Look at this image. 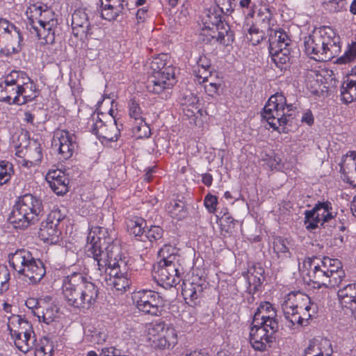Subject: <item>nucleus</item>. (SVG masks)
<instances>
[{
  "label": "nucleus",
  "mask_w": 356,
  "mask_h": 356,
  "mask_svg": "<svg viewBox=\"0 0 356 356\" xmlns=\"http://www.w3.org/2000/svg\"><path fill=\"white\" fill-rule=\"evenodd\" d=\"M221 220V229L227 233L232 232L234 228L236 220L228 213H224Z\"/></svg>",
  "instance_id": "53"
},
{
  "label": "nucleus",
  "mask_w": 356,
  "mask_h": 356,
  "mask_svg": "<svg viewBox=\"0 0 356 356\" xmlns=\"http://www.w3.org/2000/svg\"><path fill=\"white\" fill-rule=\"evenodd\" d=\"M351 172L356 178V152L350 151L342 158L341 171Z\"/></svg>",
  "instance_id": "44"
},
{
  "label": "nucleus",
  "mask_w": 356,
  "mask_h": 356,
  "mask_svg": "<svg viewBox=\"0 0 356 356\" xmlns=\"http://www.w3.org/2000/svg\"><path fill=\"white\" fill-rule=\"evenodd\" d=\"M169 56L162 54L153 58L150 67L152 74L149 77L147 89L149 92L157 94L163 99L170 96V90L175 83V69L169 63Z\"/></svg>",
  "instance_id": "4"
},
{
  "label": "nucleus",
  "mask_w": 356,
  "mask_h": 356,
  "mask_svg": "<svg viewBox=\"0 0 356 356\" xmlns=\"http://www.w3.org/2000/svg\"><path fill=\"white\" fill-rule=\"evenodd\" d=\"M165 210L173 218L179 220L187 216V209L184 202L180 200H172L165 205Z\"/></svg>",
  "instance_id": "35"
},
{
  "label": "nucleus",
  "mask_w": 356,
  "mask_h": 356,
  "mask_svg": "<svg viewBox=\"0 0 356 356\" xmlns=\"http://www.w3.org/2000/svg\"><path fill=\"white\" fill-rule=\"evenodd\" d=\"M62 293L67 305L88 309L97 302L99 289L83 274L74 272L63 278Z\"/></svg>",
  "instance_id": "2"
},
{
  "label": "nucleus",
  "mask_w": 356,
  "mask_h": 356,
  "mask_svg": "<svg viewBox=\"0 0 356 356\" xmlns=\"http://www.w3.org/2000/svg\"><path fill=\"white\" fill-rule=\"evenodd\" d=\"M330 344L326 339H313V356H326L323 353V348Z\"/></svg>",
  "instance_id": "54"
},
{
  "label": "nucleus",
  "mask_w": 356,
  "mask_h": 356,
  "mask_svg": "<svg viewBox=\"0 0 356 356\" xmlns=\"http://www.w3.org/2000/svg\"><path fill=\"white\" fill-rule=\"evenodd\" d=\"M55 145H58V153L60 159L67 160L72 157L77 147L76 137L74 134L61 129L54 134Z\"/></svg>",
  "instance_id": "16"
},
{
  "label": "nucleus",
  "mask_w": 356,
  "mask_h": 356,
  "mask_svg": "<svg viewBox=\"0 0 356 356\" xmlns=\"http://www.w3.org/2000/svg\"><path fill=\"white\" fill-rule=\"evenodd\" d=\"M134 302L140 312L152 316H157L160 313L164 301L163 298L151 289H142L133 294Z\"/></svg>",
  "instance_id": "9"
},
{
  "label": "nucleus",
  "mask_w": 356,
  "mask_h": 356,
  "mask_svg": "<svg viewBox=\"0 0 356 356\" xmlns=\"http://www.w3.org/2000/svg\"><path fill=\"white\" fill-rule=\"evenodd\" d=\"M153 342L154 344V347L156 348L159 349H170L175 346L172 344L170 343L169 341H166V339H164L159 334L158 335V337L153 341Z\"/></svg>",
  "instance_id": "63"
},
{
  "label": "nucleus",
  "mask_w": 356,
  "mask_h": 356,
  "mask_svg": "<svg viewBox=\"0 0 356 356\" xmlns=\"http://www.w3.org/2000/svg\"><path fill=\"white\" fill-rule=\"evenodd\" d=\"M225 29L216 31L204 27L200 33V40L206 44L219 42L224 46H228L233 42L234 34L229 27Z\"/></svg>",
  "instance_id": "21"
},
{
  "label": "nucleus",
  "mask_w": 356,
  "mask_h": 356,
  "mask_svg": "<svg viewBox=\"0 0 356 356\" xmlns=\"http://www.w3.org/2000/svg\"><path fill=\"white\" fill-rule=\"evenodd\" d=\"M196 77L200 83L209 81V78L211 76V68L209 69H197L194 70Z\"/></svg>",
  "instance_id": "60"
},
{
  "label": "nucleus",
  "mask_w": 356,
  "mask_h": 356,
  "mask_svg": "<svg viewBox=\"0 0 356 356\" xmlns=\"http://www.w3.org/2000/svg\"><path fill=\"white\" fill-rule=\"evenodd\" d=\"M125 6H127L126 0H102L101 16L108 21L115 20L123 14Z\"/></svg>",
  "instance_id": "28"
},
{
  "label": "nucleus",
  "mask_w": 356,
  "mask_h": 356,
  "mask_svg": "<svg viewBox=\"0 0 356 356\" xmlns=\"http://www.w3.org/2000/svg\"><path fill=\"white\" fill-rule=\"evenodd\" d=\"M204 204L209 212L213 213L216 211L218 198L215 195L208 194L204 197Z\"/></svg>",
  "instance_id": "58"
},
{
  "label": "nucleus",
  "mask_w": 356,
  "mask_h": 356,
  "mask_svg": "<svg viewBox=\"0 0 356 356\" xmlns=\"http://www.w3.org/2000/svg\"><path fill=\"white\" fill-rule=\"evenodd\" d=\"M72 29L76 37L87 38L92 34L88 16L84 10H76L72 16Z\"/></svg>",
  "instance_id": "23"
},
{
  "label": "nucleus",
  "mask_w": 356,
  "mask_h": 356,
  "mask_svg": "<svg viewBox=\"0 0 356 356\" xmlns=\"http://www.w3.org/2000/svg\"><path fill=\"white\" fill-rule=\"evenodd\" d=\"M330 45L327 51L321 56L322 60H330L341 51L340 38L330 27H321L313 31V47Z\"/></svg>",
  "instance_id": "8"
},
{
  "label": "nucleus",
  "mask_w": 356,
  "mask_h": 356,
  "mask_svg": "<svg viewBox=\"0 0 356 356\" xmlns=\"http://www.w3.org/2000/svg\"><path fill=\"white\" fill-rule=\"evenodd\" d=\"M45 179L49 187L56 194L63 195L68 191L69 179L62 170L59 169L50 170Z\"/></svg>",
  "instance_id": "24"
},
{
  "label": "nucleus",
  "mask_w": 356,
  "mask_h": 356,
  "mask_svg": "<svg viewBox=\"0 0 356 356\" xmlns=\"http://www.w3.org/2000/svg\"><path fill=\"white\" fill-rule=\"evenodd\" d=\"M10 266L19 275L26 277L31 283H38L45 275L46 269L42 260L35 259L26 249H18L8 254Z\"/></svg>",
  "instance_id": "6"
},
{
  "label": "nucleus",
  "mask_w": 356,
  "mask_h": 356,
  "mask_svg": "<svg viewBox=\"0 0 356 356\" xmlns=\"http://www.w3.org/2000/svg\"><path fill=\"white\" fill-rule=\"evenodd\" d=\"M86 252L97 262L99 275L103 273L111 276L130 275L133 259L122 252L120 241L112 239L104 227H95L90 229Z\"/></svg>",
  "instance_id": "1"
},
{
  "label": "nucleus",
  "mask_w": 356,
  "mask_h": 356,
  "mask_svg": "<svg viewBox=\"0 0 356 356\" xmlns=\"http://www.w3.org/2000/svg\"><path fill=\"white\" fill-rule=\"evenodd\" d=\"M8 328L11 336L35 337L31 323L19 315L9 318Z\"/></svg>",
  "instance_id": "27"
},
{
  "label": "nucleus",
  "mask_w": 356,
  "mask_h": 356,
  "mask_svg": "<svg viewBox=\"0 0 356 356\" xmlns=\"http://www.w3.org/2000/svg\"><path fill=\"white\" fill-rule=\"evenodd\" d=\"M237 6H238L239 9H242L244 13L246 12L247 16H253L255 3L252 0H239Z\"/></svg>",
  "instance_id": "56"
},
{
  "label": "nucleus",
  "mask_w": 356,
  "mask_h": 356,
  "mask_svg": "<svg viewBox=\"0 0 356 356\" xmlns=\"http://www.w3.org/2000/svg\"><path fill=\"white\" fill-rule=\"evenodd\" d=\"M146 237L149 241H156L161 239L163 236V230L159 226H151L150 228L145 232Z\"/></svg>",
  "instance_id": "55"
},
{
  "label": "nucleus",
  "mask_w": 356,
  "mask_h": 356,
  "mask_svg": "<svg viewBox=\"0 0 356 356\" xmlns=\"http://www.w3.org/2000/svg\"><path fill=\"white\" fill-rule=\"evenodd\" d=\"M259 17L261 27L266 29L268 33L277 27L276 20L268 10L266 13H259Z\"/></svg>",
  "instance_id": "49"
},
{
  "label": "nucleus",
  "mask_w": 356,
  "mask_h": 356,
  "mask_svg": "<svg viewBox=\"0 0 356 356\" xmlns=\"http://www.w3.org/2000/svg\"><path fill=\"white\" fill-rule=\"evenodd\" d=\"M311 299L307 295L300 291L291 292L284 298L282 309L288 326H304L309 324L312 315L309 314Z\"/></svg>",
  "instance_id": "5"
},
{
  "label": "nucleus",
  "mask_w": 356,
  "mask_h": 356,
  "mask_svg": "<svg viewBox=\"0 0 356 356\" xmlns=\"http://www.w3.org/2000/svg\"><path fill=\"white\" fill-rule=\"evenodd\" d=\"M17 85L19 86V96L17 101H15V104H25L27 102L35 100L40 95V91L37 89L36 85L27 76L26 73L23 71H19Z\"/></svg>",
  "instance_id": "15"
},
{
  "label": "nucleus",
  "mask_w": 356,
  "mask_h": 356,
  "mask_svg": "<svg viewBox=\"0 0 356 356\" xmlns=\"http://www.w3.org/2000/svg\"><path fill=\"white\" fill-rule=\"evenodd\" d=\"M321 261L325 266V268H327L328 275L343 269L341 261L337 259L323 257Z\"/></svg>",
  "instance_id": "51"
},
{
  "label": "nucleus",
  "mask_w": 356,
  "mask_h": 356,
  "mask_svg": "<svg viewBox=\"0 0 356 356\" xmlns=\"http://www.w3.org/2000/svg\"><path fill=\"white\" fill-rule=\"evenodd\" d=\"M253 322L265 325L274 330H279L277 312L269 302H261L253 316Z\"/></svg>",
  "instance_id": "17"
},
{
  "label": "nucleus",
  "mask_w": 356,
  "mask_h": 356,
  "mask_svg": "<svg viewBox=\"0 0 356 356\" xmlns=\"http://www.w3.org/2000/svg\"><path fill=\"white\" fill-rule=\"evenodd\" d=\"M218 6L220 8L221 11L226 14L230 15L233 13L236 8L238 5L237 0H218Z\"/></svg>",
  "instance_id": "52"
},
{
  "label": "nucleus",
  "mask_w": 356,
  "mask_h": 356,
  "mask_svg": "<svg viewBox=\"0 0 356 356\" xmlns=\"http://www.w3.org/2000/svg\"><path fill=\"white\" fill-rule=\"evenodd\" d=\"M356 60V42H353L348 44V49L343 56L338 58L337 63L346 64Z\"/></svg>",
  "instance_id": "48"
},
{
  "label": "nucleus",
  "mask_w": 356,
  "mask_h": 356,
  "mask_svg": "<svg viewBox=\"0 0 356 356\" xmlns=\"http://www.w3.org/2000/svg\"><path fill=\"white\" fill-rule=\"evenodd\" d=\"M286 97L282 93L277 92L270 96L261 113L269 126L279 132H285V125L291 113H285Z\"/></svg>",
  "instance_id": "7"
},
{
  "label": "nucleus",
  "mask_w": 356,
  "mask_h": 356,
  "mask_svg": "<svg viewBox=\"0 0 356 356\" xmlns=\"http://www.w3.org/2000/svg\"><path fill=\"white\" fill-rule=\"evenodd\" d=\"M10 275L9 270L5 266H0V294L9 289Z\"/></svg>",
  "instance_id": "50"
},
{
  "label": "nucleus",
  "mask_w": 356,
  "mask_h": 356,
  "mask_svg": "<svg viewBox=\"0 0 356 356\" xmlns=\"http://www.w3.org/2000/svg\"><path fill=\"white\" fill-rule=\"evenodd\" d=\"M252 325V326L250 331V343L256 350H266L267 347H270V343L274 341V334L278 330L273 332L270 327L253 321Z\"/></svg>",
  "instance_id": "12"
},
{
  "label": "nucleus",
  "mask_w": 356,
  "mask_h": 356,
  "mask_svg": "<svg viewBox=\"0 0 356 356\" xmlns=\"http://www.w3.org/2000/svg\"><path fill=\"white\" fill-rule=\"evenodd\" d=\"M330 45H325V44H323L322 46L319 45L317 47H313V60H316L317 62H321V63L327 62V60H322L319 58H320V56L325 51H327V49L328 50V48L330 49Z\"/></svg>",
  "instance_id": "61"
},
{
  "label": "nucleus",
  "mask_w": 356,
  "mask_h": 356,
  "mask_svg": "<svg viewBox=\"0 0 356 356\" xmlns=\"http://www.w3.org/2000/svg\"><path fill=\"white\" fill-rule=\"evenodd\" d=\"M92 132L97 137L108 141H116L120 136V129L118 128L115 120L110 121L108 124L102 120H97L93 124Z\"/></svg>",
  "instance_id": "26"
},
{
  "label": "nucleus",
  "mask_w": 356,
  "mask_h": 356,
  "mask_svg": "<svg viewBox=\"0 0 356 356\" xmlns=\"http://www.w3.org/2000/svg\"><path fill=\"white\" fill-rule=\"evenodd\" d=\"M207 286L208 283L203 276L193 274L191 281L183 283L182 293L186 300L189 299L195 303V300L203 296L204 290Z\"/></svg>",
  "instance_id": "20"
},
{
  "label": "nucleus",
  "mask_w": 356,
  "mask_h": 356,
  "mask_svg": "<svg viewBox=\"0 0 356 356\" xmlns=\"http://www.w3.org/2000/svg\"><path fill=\"white\" fill-rule=\"evenodd\" d=\"M153 330L160 332L159 334L173 346L177 343V331L172 326L166 325L164 322H159L154 325Z\"/></svg>",
  "instance_id": "37"
},
{
  "label": "nucleus",
  "mask_w": 356,
  "mask_h": 356,
  "mask_svg": "<svg viewBox=\"0 0 356 356\" xmlns=\"http://www.w3.org/2000/svg\"><path fill=\"white\" fill-rule=\"evenodd\" d=\"M341 97L345 104L351 103L356 98L355 88L347 81L343 82L341 88Z\"/></svg>",
  "instance_id": "47"
},
{
  "label": "nucleus",
  "mask_w": 356,
  "mask_h": 356,
  "mask_svg": "<svg viewBox=\"0 0 356 356\" xmlns=\"http://www.w3.org/2000/svg\"><path fill=\"white\" fill-rule=\"evenodd\" d=\"M332 75L333 72L326 67L325 63H321L318 67L313 66V97L324 99L327 96Z\"/></svg>",
  "instance_id": "14"
},
{
  "label": "nucleus",
  "mask_w": 356,
  "mask_h": 356,
  "mask_svg": "<svg viewBox=\"0 0 356 356\" xmlns=\"http://www.w3.org/2000/svg\"><path fill=\"white\" fill-rule=\"evenodd\" d=\"M180 265L159 262L152 273L154 280L163 288L168 289L177 285L181 281Z\"/></svg>",
  "instance_id": "10"
},
{
  "label": "nucleus",
  "mask_w": 356,
  "mask_h": 356,
  "mask_svg": "<svg viewBox=\"0 0 356 356\" xmlns=\"http://www.w3.org/2000/svg\"><path fill=\"white\" fill-rule=\"evenodd\" d=\"M204 28L208 29L214 30L216 29V31H220L222 29L226 30L225 29L229 27L227 24H224L222 22L220 15L213 13L207 15L206 18L204 19Z\"/></svg>",
  "instance_id": "43"
},
{
  "label": "nucleus",
  "mask_w": 356,
  "mask_h": 356,
  "mask_svg": "<svg viewBox=\"0 0 356 356\" xmlns=\"http://www.w3.org/2000/svg\"><path fill=\"white\" fill-rule=\"evenodd\" d=\"M3 38L7 40L3 53L7 56L18 54L22 50L24 38L19 29L9 24L8 30L3 31Z\"/></svg>",
  "instance_id": "22"
},
{
  "label": "nucleus",
  "mask_w": 356,
  "mask_h": 356,
  "mask_svg": "<svg viewBox=\"0 0 356 356\" xmlns=\"http://www.w3.org/2000/svg\"><path fill=\"white\" fill-rule=\"evenodd\" d=\"M58 308L53 305L49 304L42 307L41 309L33 311L34 316L38 318L39 321L49 324L58 317Z\"/></svg>",
  "instance_id": "34"
},
{
  "label": "nucleus",
  "mask_w": 356,
  "mask_h": 356,
  "mask_svg": "<svg viewBox=\"0 0 356 356\" xmlns=\"http://www.w3.org/2000/svg\"><path fill=\"white\" fill-rule=\"evenodd\" d=\"M19 71L13 70L6 77L5 80L0 83V101L8 104H15L19 96L18 82Z\"/></svg>",
  "instance_id": "18"
},
{
  "label": "nucleus",
  "mask_w": 356,
  "mask_h": 356,
  "mask_svg": "<svg viewBox=\"0 0 356 356\" xmlns=\"http://www.w3.org/2000/svg\"><path fill=\"white\" fill-rule=\"evenodd\" d=\"M16 348L22 353H27L35 346V337L11 336Z\"/></svg>",
  "instance_id": "42"
},
{
  "label": "nucleus",
  "mask_w": 356,
  "mask_h": 356,
  "mask_svg": "<svg viewBox=\"0 0 356 356\" xmlns=\"http://www.w3.org/2000/svg\"><path fill=\"white\" fill-rule=\"evenodd\" d=\"M178 250L169 244H165L159 251L161 258L159 262L167 264H178Z\"/></svg>",
  "instance_id": "39"
},
{
  "label": "nucleus",
  "mask_w": 356,
  "mask_h": 356,
  "mask_svg": "<svg viewBox=\"0 0 356 356\" xmlns=\"http://www.w3.org/2000/svg\"><path fill=\"white\" fill-rule=\"evenodd\" d=\"M337 296L341 304L356 314V284H349L339 289Z\"/></svg>",
  "instance_id": "31"
},
{
  "label": "nucleus",
  "mask_w": 356,
  "mask_h": 356,
  "mask_svg": "<svg viewBox=\"0 0 356 356\" xmlns=\"http://www.w3.org/2000/svg\"><path fill=\"white\" fill-rule=\"evenodd\" d=\"M13 175V165L8 161H0V186L8 183Z\"/></svg>",
  "instance_id": "46"
},
{
  "label": "nucleus",
  "mask_w": 356,
  "mask_h": 356,
  "mask_svg": "<svg viewBox=\"0 0 356 356\" xmlns=\"http://www.w3.org/2000/svg\"><path fill=\"white\" fill-rule=\"evenodd\" d=\"M313 288H328L330 286V280L327 268L321 261V259L313 257Z\"/></svg>",
  "instance_id": "29"
},
{
  "label": "nucleus",
  "mask_w": 356,
  "mask_h": 356,
  "mask_svg": "<svg viewBox=\"0 0 356 356\" xmlns=\"http://www.w3.org/2000/svg\"><path fill=\"white\" fill-rule=\"evenodd\" d=\"M264 269L260 266H255L249 271L248 280L250 286L252 287V290L254 291H258L259 288L261 286L264 280Z\"/></svg>",
  "instance_id": "38"
},
{
  "label": "nucleus",
  "mask_w": 356,
  "mask_h": 356,
  "mask_svg": "<svg viewBox=\"0 0 356 356\" xmlns=\"http://www.w3.org/2000/svg\"><path fill=\"white\" fill-rule=\"evenodd\" d=\"M99 356H129L124 354L120 350L115 347L102 348Z\"/></svg>",
  "instance_id": "62"
},
{
  "label": "nucleus",
  "mask_w": 356,
  "mask_h": 356,
  "mask_svg": "<svg viewBox=\"0 0 356 356\" xmlns=\"http://www.w3.org/2000/svg\"><path fill=\"white\" fill-rule=\"evenodd\" d=\"M146 224V221L143 218L138 216H134L127 221L128 231L136 236H140L143 234L145 232Z\"/></svg>",
  "instance_id": "40"
},
{
  "label": "nucleus",
  "mask_w": 356,
  "mask_h": 356,
  "mask_svg": "<svg viewBox=\"0 0 356 356\" xmlns=\"http://www.w3.org/2000/svg\"><path fill=\"white\" fill-rule=\"evenodd\" d=\"M269 53L271 56V60L275 65L283 69V65L286 64L290 60V48L282 49L280 51H274L273 49H269Z\"/></svg>",
  "instance_id": "41"
},
{
  "label": "nucleus",
  "mask_w": 356,
  "mask_h": 356,
  "mask_svg": "<svg viewBox=\"0 0 356 356\" xmlns=\"http://www.w3.org/2000/svg\"><path fill=\"white\" fill-rule=\"evenodd\" d=\"M345 272L343 269L336 271L332 274H329V278L330 280V287L339 286L343 279L345 277Z\"/></svg>",
  "instance_id": "59"
},
{
  "label": "nucleus",
  "mask_w": 356,
  "mask_h": 356,
  "mask_svg": "<svg viewBox=\"0 0 356 356\" xmlns=\"http://www.w3.org/2000/svg\"><path fill=\"white\" fill-rule=\"evenodd\" d=\"M57 22H52L47 24L35 26V23L29 24L31 29L35 32L38 39L42 40L45 44H52L55 41V29Z\"/></svg>",
  "instance_id": "32"
},
{
  "label": "nucleus",
  "mask_w": 356,
  "mask_h": 356,
  "mask_svg": "<svg viewBox=\"0 0 356 356\" xmlns=\"http://www.w3.org/2000/svg\"><path fill=\"white\" fill-rule=\"evenodd\" d=\"M302 51L309 58H312V35L305 37Z\"/></svg>",
  "instance_id": "64"
},
{
  "label": "nucleus",
  "mask_w": 356,
  "mask_h": 356,
  "mask_svg": "<svg viewBox=\"0 0 356 356\" xmlns=\"http://www.w3.org/2000/svg\"><path fill=\"white\" fill-rule=\"evenodd\" d=\"M268 35L269 49L276 51L282 49L290 48L291 40L283 29L275 27L268 33Z\"/></svg>",
  "instance_id": "30"
},
{
  "label": "nucleus",
  "mask_w": 356,
  "mask_h": 356,
  "mask_svg": "<svg viewBox=\"0 0 356 356\" xmlns=\"http://www.w3.org/2000/svg\"><path fill=\"white\" fill-rule=\"evenodd\" d=\"M43 216L42 200L26 193L18 197L8 220L15 229H26L38 222Z\"/></svg>",
  "instance_id": "3"
},
{
  "label": "nucleus",
  "mask_w": 356,
  "mask_h": 356,
  "mask_svg": "<svg viewBox=\"0 0 356 356\" xmlns=\"http://www.w3.org/2000/svg\"><path fill=\"white\" fill-rule=\"evenodd\" d=\"M26 160L24 161V165L31 167L39 164L42 159L40 145L35 141L29 143L26 148Z\"/></svg>",
  "instance_id": "33"
},
{
  "label": "nucleus",
  "mask_w": 356,
  "mask_h": 356,
  "mask_svg": "<svg viewBox=\"0 0 356 356\" xmlns=\"http://www.w3.org/2000/svg\"><path fill=\"white\" fill-rule=\"evenodd\" d=\"M289 242L287 240L280 236H277L273 241V250L277 254L278 257L288 258L291 257V252L288 247Z\"/></svg>",
  "instance_id": "45"
},
{
  "label": "nucleus",
  "mask_w": 356,
  "mask_h": 356,
  "mask_svg": "<svg viewBox=\"0 0 356 356\" xmlns=\"http://www.w3.org/2000/svg\"><path fill=\"white\" fill-rule=\"evenodd\" d=\"M64 216L58 210L51 211L46 221L42 222L38 232L39 237L47 243H56L61 234L60 223Z\"/></svg>",
  "instance_id": "11"
},
{
  "label": "nucleus",
  "mask_w": 356,
  "mask_h": 356,
  "mask_svg": "<svg viewBox=\"0 0 356 356\" xmlns=\"http://www.w3.org/2000/svg\"><path fill=\"white\" fill-rule=\"evenodd\" d=\"M108 276L105 277L107 285L120 293L124 292L131 284L129 280L130 275L118 274L115 276Z\"/></svg>",
  "instance_id": "36"
},
{
  "label": "nucleus",
  "mask_w": 356,
  "mask_h": 356,
  "mask_svg": "<svg viewBox=\"0 0 356 356\" xmlns=\"http://www.w3.org/2000/svg\"><path fill=\"white\" fill-rule=\"evenodd\" d=\"M337 216L332 204L329 200H318L313 207V229L323 227L326 222H329Z\"/></svg>",
  "instance_id": "19"
},
{
  "label": "nucleus",
  "mask_w": 356,
  "mask_h": 356,
  "mask_svg": "<svg viewBox=\"0 0 356 356\" xmlns=\"http://www.w3.org/2000/svg\"><path fill=\"white\" fill-rule=\"evenodd\" d=\"M250 37L248 39L253 44H259L264 38V33L263 31H259V29L251 26L248 30Z\"/></svg>",
  "instance_id": "57"
},
{
  "label": "nucleus",
  "mask_w": 356,
  "mask_h": 356,
  "mask_svg": "<svg viewBox=\"0 0 356 356\" xmlns=\"http://www.w3.org/2000/svg\"><path fill=\"white\" fill-rule=\"evenodd\" d=\"M26 14L29 24L35 23V19L38 20L39 24L57 22V19H54V13L46 5L33 4L28 8Z\"/></svg>",
  "instance_id": "25"
},
{
  "label": "nucleus",
  "mask_w": 356,
  "mask_h": 356,
  "mask_svg": "<svg viewBox=\"0 0 356 356\" xmlns=\"http://www.w3.org/2000/svg\"><path fill=\"white\" fill-rule=\"evenodd\" d=\"M129 116L135 121L133 131L138 138H147L151 130L145 122V113L140 107V101L136 97L131 98L127 103Z\"/></svg>",
  "instance_id": "13"
}]
</instances>
